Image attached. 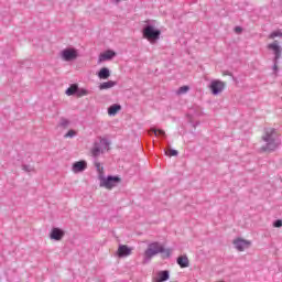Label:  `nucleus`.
Instances as JSON below:
<instances>
[{
	"mask_svg": "<svg viewBox=\"0 0 282 282\" xmlns=\"http://www.w3.org/2000/svg\"><path fill=\"white\" fill-rule=\"evenodd\" d=\"M261 140L264 143L260 148L261 153H272V151H276L281 144V141H279V131L274 128H265Z\"/></svg>",
	"mask_w": 282,
	"mask_h": 282,
	"instance_id": "f257e3e1",
	"label": "nucleus"
},
{
	"mask_svg": "<svg viewBox=\"0 0 282 282\" xmlns=\"http://www.w3.org/2000/svg\"><path fill=\"white\" fill-rule=\"evenodd\" d=\"M161 252H164V247H162V245L159 242L148 245V248L143 253L144 263H147V261H151L153 257L160 254Z\"/></svg>",
	"mask_w": 282,
	"mask_h": 282,
	"instance_id": "f03ea898",
	"label": "nucleus"
},
{
	"mask_svg": "<svg viewBox=\"0 0 282 282\" xmlns=\"http://www.w3.org/2000/svg\"><path fill=\"white\" fill-rule=\"evenodd\" d=\"M160 30H155V28L148 25L143 29V39L148 41H158L160 39Z\"/></svg>",
	"mask_w": 282,
	"mask_h": 282,
	"instance_id": "7ed1b4c3",
	"label": "nucleus"
},
{
	"mask_svg": "<svg viewBox=\"0 0 282 282\" xmlns=\"http://www.w3.org/2000/svg\"><path fill=\"white\" fill-rule=\"evenodd\" d=\"M236 250H238V252H243L245 250H248V248H250V246H252V241L243 239V238H236L232 241Z\"/></svg>",
	"mask_w": 282,
	"mask_h": 282,
	"instance_id": "20e7f679",
	"label": "nucleus"
},
{
	"mask_svg": "<svg viewBox=\"0 0 282 282\" xmlns=\"http://www.w3.org/2000/svg\"><path fill=\"white\" fill-rule=\"evenodd\" d=\"M95 166L98 173L99 186L101 188H107V177H105V167L100 164V162H95Z\"/></svg>",
	"mask_w": 282,
	"mask_h": 282,
	"instance_id": "39448f33",
	"label": "nucleus"
},
{
	"mask_svg": "<svg viewBox=\"0 0 282 282\" xmlns=\"http://www.w3.org/2000/svg\"><path fill=\"white\" fill-rule=\"evenodd\" d=\"M63 61H76L78 58V51L76 48H66L62 51Z\"/></svg>",
	"mask_w": 282,
	"mask_h": 282,
	"instance_id": "423d86ee",
	"label": "nucleus"
},
{
	"mask_svg": "<svg viewBox=\"0 0 282 282\" xmlns=\"http://www.w3.org/2000/svg\"><path fill=\"white\" fill-rule=\"evenodd\" d=\"M209 89H212L214 96H217V94H221V91L226 89V83L221 80H213L209 86Z\"/></svg>",
	"mask_w": 282,
	"mask_h": 282,
	"instance_id": "0eeeda50",
	"label": "nucleus"
},
{
	"mask_svg": "<svg viewBox=\"0 0 282 282\" xmlns=\"http://www.w3.org/2000/svg\"><path fill=\"white\" fill-rule=\"evenodd\" d=\"M133 252V248L127 246V245H120L117 250V256L119 259H124L126 257H131Z\"/></svg>",
	"mask_w": 282,
	"mask_h": 282,
	"instance_id": "6e6552de",
	"label": "nucleus"
},
{
	"mask_svg": "<svg viewBox=\"0 0 282 282\" xmlns=\"http://www.w3.org/2000/svg\"><path fill=\"white\" fill-rule=\"evenodd\" d=\"M268 50H271V52H273L274 54V61L278 62L279 58H281V54H282V47L281 45H279V42L278 41H274L273 43L271 44H268Z\"/></svg>",
	"mask_w": 282,
	"mask_h": 282,
	"instance_id": "1a4fd4ad",
	"label": "nucleus"
},
{
	"mask_svg": "<svg viewBox=\"0 0 282 282\" xmlns=\"http://www.w3.org/2000/svg\"><path fill=\"white\" fill-rule=\"evenodd\" d=\"M85 170H87L86 161H77L72 166L73 173H83V171H85Z\"/></svg>",
	"mask_w": 282,
	"mask_h": 282,
	"instance_id": "9d476101",
	"label": "nucleus"
},
{
	"mask_svg": "<svg viewBox=\"0 0 282 282\" xmlns=\"http://www.w3.org/2000/svg\"><path fill=\"white\" fill-rule=\"evenodd\" d=\"M51 239H54V241H61L63 237H65V231L59 228H53L50 234Z\"/></svg>",
	"mask_w": 282,
	"mask_h": 282,
	"instance_id": "9b49d317",
	"label": "nucleus"
},
{
	"mask_svg": "<svg viewBox=\"0 0 282 282\" xmlns=\"http://www.w3.org/2000/svg\"><path fill=\"white\" fill-rule=\"evenodd\" d=\"M122 182V180L118 176H108L107 177V188L111 191V188H116Z\"/></svg>",
	"mask_w": 282,
	"mask_h": 282,
	"instance_id": "f8f14e48",
	"label": "nucleus"
},
{
	"mask_svg": "<svg viewBox=\"0 0 282 282\" xmlns=\"http://www.w3.org/2000/svg\"><path fill=\"white\" fill-rule=\"evenodd\" d=\"M119 111H122V106L115 104L108 108V116H117Z\"/></svg>",
	"mask_w": 282,
	"mask_h": 282,
	"instance_id": "ddd939ff",
	"label": "nucleus"
},
{
	"mask_svg": "<svg viewBox=\"0 0 282 282\" xmlns=\"http://www.w3.org/2000/svg\"><path fill=\"white\" fill-rule=\"evenodd\" d=\"M176 262L178 263L180 268H188V265H191V262L188 261V257L186 256H180Z\"/></svg>",
	"mask_w": 282,
	"mask_h": 282,
	"instance_id": "4468645a",
	"label": "nucleus"
},
{
	"mask_svg": "<svg viewBox=\"0 0 282 282\" xmlns=\"http://www.w3.org/2000/svg\"><path fill=\"white\" fill-rule=\"evenodd\" d=\"M169 281V271H161L158 273V276L154 279V282H164Z\"/></svg>",
	"mask_w": 282,
	"mask_h": 282,
	"instance_id": "2eb2a0df",
	"label": "nucleus"
},
{
	"mask_svg": "<svg viewBox=\"0 0 282 282\" xmlns=\"http://www.w3.org/2000/svg\"><path fill=\"white\" fill-rule=\"evenodd\" d=\"M74 94H78V85L77 84H72L66 89V96H74Z\"/></svg>",
	"mask_w": 282,
	"mask_h": 282,
	"instance_id": "dca6fc26",
	"label": "nucleus"
},
{
	"mask_svg": "<svg viewBox=\"0 0 282 282\" xmlns=\"http://www.w3.org/2000/svg\"><path fill=\"white\" fill-rule=\"evenodd\" d=\"M102 151V148H100V145H98V143H96L94 145V148L91 149V155H94L95 158L98 156V154Z\"/></svg>",
	"mask_w": 282,
	"mask_h": 282,
	"instance_id": "f3484780",
	"label": "nucleus"
},
{
	"mask_svg": "<svg viewBox=\"0 0 282 282\" xmlns=\"http://www.w3.org/2000/svg\"><path fill=\"white\" fill-rule=\"evenodd\" d=\"M83 96H89V91L85 88H77V97L83 98Z\"/></svg>",
	"mask_w": 282,
	"mask_h": 282,
	"instance_id": "a211bd4d",
	"label": "nucleus"
},
{
	"mask_svg": "<svg viewBox=\"0 0 282 282\" xmlns=\"http://www.w3.org/2000/svg\"><path fill=\"white\" fill-rule=\"evenodd\" d=\"M98 77L102 78L104 80L107 79V67L100 69V72L98 73Z\"/></svg>",
	"mask_w": 282,
	"mask_h": 282,
	"instance_id": "6ab92c4d",
	"label": "nucleus"
},
{
	"mask_svg": "<svg viewBox=\"0 0 282 282\" xmlns=\"http://www.w3.org/2000/svg\"><path fill=\"white\" fill-rule=\"evenodd\" d=\"M276 37L282 39V32H281V31H274V32H272V33L269 35V39H271V40L276 39Z\"/></svg>",
	"mask_w": 282,
	"mask_h": 282,
	"instance_id": "aec40b11",
	"label": "nucleus"
},
{
	"mask_svg": "<svg viewBox=\"0 0 282 282\" xmlns=\"http://www.w3.org/2000/svg\"><path fill=\"white\" fill-rule=\"evenodd\" d=\"M188 89H191L188 86H182L177 90V95L182 96V94H187Z\"/></svg>",
	"mask_w": 282,
	"mask_h": 282,
	"instance_id": "412c9836",
	"label": "nucleus"
},
{
	"mask_svg": "<svg viewBox=\"0 0 282 282\" xmlns=\"http://www.w3.org/2000/svg\"><path fill=\"white\" fill-rule=\"evenodd\" d=\"M59 127H63L64 129H67L69 127V120L61 119Z\"/></svg>",
	"mask_w": 282,
	"mask_h": 282,
	"instance_id": "4be33fe9",
	"label": "nucleus"
},
{
	"mask_svg": "<svg viewBox=\"0 0 282 282\" xmlns=\"http://www.w3.org/2000/svg\"><path fill=\"white\" fill-rule=\"evenodd\" d=\"M165 154H167L170 158H175L177 156L178 152L177 150L170 149L167 152H165Z\"/></svg>",
	"mask_w": 282,
	"mask_h": 282,
	"instance_id": "5701e85b",
	"label": "nucleus"
},
{
	"mask_svg": "<svg viewBox=\"0 0 282 282\" xmlns=\"http://www.w3.org/2000/svg\"><path fill=\"white\" fill-rule=\"evenodd\" d=\"M155 135H166V132L164 130H158L155 128L151 129Z\"/></svg>",
	"mask_w": 282,
	"mask_h": 282,
	"instance_id": "b1692460",
	"label": "nucleus"
},
{
	"mask_svg": "<svg viewBox=\"0 0 282 282\" xmlns=\"http://www.w3.org/2000/svg\"><path fill=\"white\" fill-rule=\"evenodd\" d=\"M113 56H116V52L108 50L107 51V61H111V58H113Z\"/></svg>",
	"mask_w": 282,
	"mask_h": 282,
	"instance_id": "393cba45",
	"label": "nucleus"
},
{
	"mask_svg": "<svg viewBox=\"0 0 282 282\" xmlns=\"http://www.w3.org/2000/svg\"><path fill=\"white\" fill-rule=\"evenodd\" d=\"M76 133L77 132L75 130H68V132L64 135V138H74Z\"/></svg>",
	"mask_w": 282,
	"mask_h": 282,
	"instance_id": "a878e982",
	"label": "nucleus"
},
{
	"mask_svg": "<svg viewBox=\"0 0 282 282\" xmlns=\"http://www.w3.org/2000/svg\"><path fill=\"white\" fill-rule=\"evenodd\" d=\"M118 82L109 80L107 82V89H111V87H116Z\"/></svg>",
	"mask_w": 282,
	"mask_h": 282,
	"instance_id": "bb28decb",
	"label": "nucleus"
},
{
	"mask_svg": "<svg viewBox=\"0 0 282 282\" xmlns=\"http://www.w3.org/2000/svg\"><path fill=\"white\" fill-rule=\"evenodd\" d=\"M273 226H274V228H281V226H282V220H281V219L275 220L274 224H273Z\"/></svg>",
	"mask_w": 282,
	"mask_h": 282,
	"instance_id": "cd10ccee",
	"label": "nucleus"
},
{
	"mask_svg": "<svg viewBox=\"0 0 282 282\" xmlns=\"http://www.w3.org/2000/svg\"><path fill=\"white\" fill-rule=\"evenodd\" d=\"M100 63L101 61H107V53H102L99 58Z\"/></svg>",
	"mask_w": 282,
	"mask_h": 282,
	"instance_id": "c85d7f7f",
	"label": "nucleus"
},
{
	"mask_svg": "<svg viewBox=\"0 0 282 282\" xmlns=\"http://www.w3.org/2000/svg\"><path fill=\"white\" fill-rule=\"evenodd\" d=\"M242 31H243V30H242L240 26H236V28H235V32H236L237 34H241Z\"/></svg>",
	"mask_w": 282,
	"mask_h": 282,
	"instance_id": "c756f323",
	"label": "nucleus"
},
{
	"mask_svg": "<svg viewBox=\"0 0 282 282\" xmlns=\"http://www.w3.org/2000/svg\"><path fill=\"white\" fill-rule=\"evenodd\" d=\"M99 89H100V90L107 89V83L100 84Z\"/></svg>",
	"mask_w": 282,
	"mask_h": 282,
	"instance_id": "7c9ffc66",
	"label": "nucleus"
},
{
	"mask_svg": "<svg viewBox=\"0 0 282 282\" xmlns=\"http://www.w3.org/2000/svg\"><path fill=\"white\" fill-rule=\"evenodd\" d=\"M109 76H110V73H109V70H107V78H109Z\"/></svg>",
	"mask_w": 282,
	"mask_h": 282,
	"instance_id": "2f4dec72",
	"label": "nucleus"
},
{
	"mask_svg": "<svg viewBox=\"0 0 282 282\" xmlns=\"http://www.w3.org/2000/svg\"><path fill=\"white\" fill-rule=\"evenodd\" d=\"M115 1V3H120V0H113Z\"/></svg>",
	"mask_w": 282,
	"mask_h": 282,
	"instance_id": "473e14b6",
	"label": "nucleus"
},
{
	"mask_svg": "<svg viewBox=\"0 0 282 282\" xmlns=\"http://www.w3.org/2000/svg\"><path fill=\"white\" fill-rule=\"evenodd\" d=\"M276 68H278V66H276V64H274L273 69H276Z\"/></svg>",
	"mask_w": 282,
	"mask_h": 282,
	"instance_id": "72a5a7b5",
	"label": "nucleus"
}]
</instances>
